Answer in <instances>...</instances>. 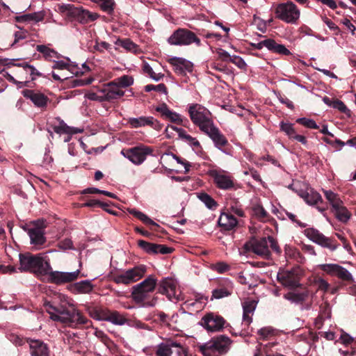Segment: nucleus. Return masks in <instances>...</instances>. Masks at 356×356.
Returning a JSON list of instances; mask_svg holds the SVG:
<instances>
[{"instance_id": "603ef678", "label": "nucleus", "mask_w": 356, "mask_h": 356, "mask_svg": "<svg viewBox=\"0 0 356 356\" xmlns=\"http://www.w3.org/2000/svg\"><path fill=\"white\" fill-rule=\"evenodd\" d=\"M114 81L120 88H127L134 83L133 77L129 75H123L115 79Z\"/></svg>"}, {"instance_id": "f8f14e48", "label": "nucleus", "mask_w": 356, "mask_h": 356, "mask_svg": "<svg viewBox=\"0 0 356 356\" xmlns=\"http://www.w3.org/2000/svg\"><path fill=\"white\" fill-rule=\"evenodd\" d=\"M277 280L285 287L296 288L300 286V270L293 268L291 270H280Z\"/></svg>"}, {"instance_id": "9b49d317", "label": "nucleus", "mask_w": 356, "mask_h": 356, "mask_svg": "<svg viewBox=\"0 0 356 356\" xmlns=\"http://www.w3.org/2000/svg\"><path fill=\"white\" fill-rule=\"evenodd\" d=\"M305 235L312 242L321 245L323 248L334 251L339 247V244L332 238L325 236L318 229L314 228H307L304 231Z\"/></svg>"}, {"instance_id": "cd10ccee", "label": "nucleus", "mask_w": 356, "mask_h": 356, "mask_svg": "<svg viewBox=\"0 0 356 356\" xmlns=\"http://www.w3.org/2000/svg\"><path fill=\"white\" fill-rule=\"evenodd\" d=\"M28 234L31 239V243L35 245H42L45 241L46 238L44 236V232L42 227H33L28 229Z\"/></svg>"}, {"instance_id": "4d7b16f0", "label": "nucleus", "mask_w": 356, "mask_h": 356, "mask_svg": "<svg viewBox=\"0 0 356 356\" xmlns=\"http://www.w3.org/2000/svg\"><path fill=\"white\" fill-rule=\"evenodd\" d=\"M258 334L261 339H267L272 336H274L275 334V330L272 328L271 327H265L261 328L257 332Z\"/></svg>"}, {"instance_id": "7ed1b4c3", "label": "nucleus", "mask_w": 356, "mask_h": 356, "mask_svg": "<svg viewBox=\"0 0 356 356\" xmlns=\"http://www.w3.org/2000/svg\"><path fill=\"white\" fill-rule=\"evenodd\" d=\"M19 257V270L22 272L29 271L37 275H44L48 270L51 269L49 262L46 261L40 254H20Z\"/></svg>"}, {"instance_id": "393cba45", "label": "nucleus", "mask_w": 356, "mask_h": 356, "mask_svg": "<svg viewBox=\"0 0 356 356\" xmlns=\"http://www.w3.org/2000/svg\"><path fill=\"white\" fill-rule=\"evenodd\" d=\"M156 111L161 113V116L170 122L183 124V119L180 114L171 111L165 104H162L156 108Z\"/></svg>"}, {"instance_id": "b1692460", "label": "nucleus", "mask_w": 356, "mask_h": 356, "mask_svg": "<svg viewBox=\"0 0 356 356\" xmlns=\"http://www.w3.org/2000/svg\"><path fill=\"white\" fill-rule=\"evenodd\" d=\"M168 63L173 66L175 72L178 74L193 70V63L183 58L172 57L168 60Z\"/></svg>"}, {"instance_id": "69168bd1", "label": "nucleus", "mask_w": 356, "mask_h": 356, "mask_svg": "<svg viewBox=\"0 0 356 356\" xmlns=\"http://www.w3.org/2000/svg\"><path fill=\"white\" fill-rule=\"evenodd\" d=\"M339 341L345 346H348L353 343L354 339L348 334L343 332L340 336Z\"/></svg>"}, {"instance_id": "864d4df0", "label": "nucleus", "mask_w": 356, "mask_h": 356, "mask_svg": "<svg viewBox=\"0 0 356 356\" xmlns=\"http://www.w3.org/2000/svg\"><path fill=\"white\" fill-rule=\"evenodd\" d=\"M143 69L145 73L148 74L151 79L156 81H160L164 76L162 73L154 72L152 67L148 63H145Z\"/></svg>"}, {"instance_id": "7c9ffc66", "label": "nucleus", "mask_w": 356, "mask_h": 356, "mask_svg": "<svg viewBox=\"0 0 356 356\" xmlns=\"http://www.w3.org/2000/svg\"><path fill=\"white\" fill-rule=\"evenodd\" d=\"M29 346L31 356H47L48 354L47 345L40 340H31Z\"/></svg>"}, {"instance_id": "052dcab7", "label": "nucleus", "mask_w": 356, "mask_h": 356, "mask_svg": "<svg viewBox=\"0 0 356 356\" xmlns=\"http://www.w3.org/2000/svg\"><path fill=\"white\" fill-rule=\"evenodd\" d=\"M229 266L223 261L218 262L211 266V269L217 271L219 273H223L229 270Z\"/></svg>"}, {"instance_id": "f704fd0d", "label": "nucleus", "mask_w": 356, "mask_h": 356, "mask_svg": "<svg viewBox=\"0 0 356 356\" xmlns=\"http://www.w3.org/2000/svg\"><path fill=\"white\" fill-rule=\"evenodd\" d=\"M300 196L309 205H315L319 202H323L321 195L313 189L300 193Z\"/></svg>"}, {"instance_id": "5fc2aeb1", "label": "nucleus", "mask_w": 356, "mask_h": 356, "mask_svg": "<svg viewBox=\"0 0 356 356\" xmlns=\"http://www.w3.org/2000/svg\"><path fill=\"white\" fill-rule=\"evenodd\" d=\"M12 65H15L14 64ZM16 65L23 67V70L31 75V80H35L36 76H42L41 73L39 72L33 65L28 64H17Z\"/></svg>"}, {"instance_id": "9d476101", "label": "nucleus", "mask_w": 356, "mask_h": 356, "mask_svg": "<svg viewBox=\"0 0 356 356\" xmlns=\"http://www.w3.org/2000/svg\"><path fill=\"white\" fill-rule=\"evenodd\" d=\"M317 267L330 276H335L342 281L354 282L352 274L344 267L337 264H321Z\"/></svg>"}, {"instance_id": "39448f33", "label": "nucleus", "mask_w": 356, "mask_h": 356, "mask_svg": "<svg viewBox=\"0 0 356 356\" xmlns=\"http://www.w3.org/2000/svg\"><path fill=\"white\" fill-rule=\"evenodd\" d=\"M188 111L193 123L197 126L202 132L214 124L211 118L209 111L200 104H193L190 105Z\"/></svg>"}, {"instance_id": "423d86ee", "label": "nucleus", "mask_w": 356, "mask_h": 356, "mask_svg": "<svg viewBox=\"0 0 356 356\" xmlns=\"http://www.w3.org/2000/svg\"><path fill=\"white\" fill-rule=\"evenodd\" d=\"M275 17L287 24H295L300 16V11L296 4L289 1L278 3L275 8Z\"/></svg>"}, {"instance_id": "4c0bfd02", "label": "nucleus", "mask_w": 356, "mask_h": 356, "mask_svg": "<svg viewBox=\"0 0 356 356\" xmlns=\"http://www.w3.org/2000/svg\"><path fill=\"white\" fill-rule=\"evenodd\" d=\"M200 352L204 356H220V353L218 350L216 346L209 341L207 343L202 344L199 347Z\"/></svg>"}, {"instance_id": "0e129e2a", "label": "nucleus", "mask_w": 356, "mask_h": 356, "mask_svg": "<svg viewBox=\"0 0 356 356\" xmlns=\"http://www.w3.org/2000/svg\"><path fill=\"white\" fill-rule=\"evenodd\" d=\"M58 247L63 250L73 249V243L70 238H65L58 243Z\"/></svg>"}, {"instance_id": "473e14b6", "label": "nucleus", "mask_w": 356, "mask_h": 356, "mask_svg": "<svg viewBox=\"0 0 356 356\" xmlns=\"http://www.w3.org/2000/svg\"><path fill=\"white\" fill-rule=\"evenodd\" d=\"M45 17V12L44 10L35 12L33 13L24 14L17 17V21L18 22H25V23H38L44 19Z\"/></svg>"}, {"instance_id": "09e8293b", "label": "nucleus", "mask_w": 356, "mask_h": 356, "mask_svg": "<svg viewBox=\"0 0 356 356\" xmlns=\"http://www.w3.org/2000/svg\"><path fill=\"white\" fill-rule=\"evenodd\" d=\"M280 128L282 131L285 133L289 139H293L297 134L291 123L281 122L280 123Z\"/></svg>"}, {"instance_id": "4be33fe9", "label": "nucleus", "mask_w": 356, "mask_h": 356, "mask_svg": "<svg viewBox=\"0 0 356 356\" xmlns=\"http://www.w3.org/2000/svg\"><path fill=\"white\" fill-rule=\"evenodd\" d=\"M234 290V284L228 279L222 280L218 286L212 291V298L220 299L232 295Z\"/></svg>"}, {"instance_id": "f257e3e1", "label": "nucleus", "mask_w": 356, "mask_h": 356, "mask_svg": "<svg viewBox=\"0 0 356 356\" xmlns=\"http://www.w3.org/2000/svg\"><path fill=\"white\" fill-rule=\"evenodd\" d=\"M44 307L50 315L51 319L72 328L86 325L89 322L88 319L75 308L72 300L61 293L55 294L53 302L45 300Z\"/></svg>"}, {"instance_id": "a19ab883", "label": "nucleus", "mask_w": 356, "mask_h": 356, "mask_svg": "<svg viewBox=\"0 0 356 356\" xmlns=\"http://www.w3.org/2000/svg\"><path fill=\"white\" fill-rule=\"evenodd\" d=\"M127 211L129 213L133 215L134 217L137 218L138 220L142 221L143 223L146 225H151L154 226H158V225L154 222L151 218H149L146 214L144 213L136 210L133 208H128Z\"/></svg>"}, {"instance_id": "a18cd8bd", "label": "nucleus", "mask_w": 356, "mask_h": 356, "mask_svg": "<svg viewBox=\"0 0 356 356\" xmlns=\"http://www.w3.org/2000/svg\"><path fill=\"white\" fill-rule=\"evenodd\" d=\"M76 6L72 4L63 3L58 5L57 12L65 15L68 18L72 19Z\"/></svg>"}, {"instance_id": "0eeeda50", "label": "nucleus", "mask_w": 356, "mask_h": 356, "mask_svg": "<svg viewBox=\"0 0 356 356\" xmlns=\"http://www.w3.org/2000/svg\"><path fill=\"white\" fill-rule=\"evenodd\" d=\"M168 42L175 46H188L195 43L197 47L201 45L200 40L196 35L186 29H178L168 38Z\"/></svg>"}, {"instance_id": "79ce46f5", "label": "nucleus", "mask_w": 356, "mask_h": 356, "mask_svg": "<svg viewBox=\"0 0 356 356\" xmlns=\"http://www.w3.org/2000/svg\"><path fill=\"white\" fill-rule=\"evenodd\" d=\"M108 321L117 325H124L127 319L125 316L117 311H110Z\"/></svg>"}, {"instance_id": "de8ad7c7", "label": "nucleus", "mask_w": 356, "mask_h": 356, "mask_svg": "<svg viewBox=\"0 0 356 356\" xmlns=\"http://www.w3.org/2000/svg\"><path fill=\"white\" fill-rule=\"evenodd\" d=\"M314 284L316 286L318 291H322L324 293L328 292L330 289V284L322 277H315L314 279Z\"/></svg>"}, {"instance_id": "2eb2a0df", "label": "nucleus", "mask_w": 356, "mask_h": 356, "mask_svg": "<svg viewBox=\"0 0 356 356\" xmlns=\"http://www.w3.org/2000/svg\"><path fill=\"white\" fill-rule=\"evenodd\" d=\"M80 273V270L74 272H61L54 271L51 269L48 270L45 275H47L49 282L60 285L76 280L79 277Z\"/></svg>"}, {"instance_id": "5701e85b", "label": "nucleus", "mask_w": 356, "mask_h": 356, "mask_svg": "<svg viewBox=\"0 0 356 356\" xmlns=\"http://www.w3.org/2000/svg\"><path fill=\"white\" fill-rule=\"evenodd\" d=\"M170 129L175 131L178 134L179 137L181 139L185 140L190 146L193 148L194 150L197 152H200L202 150L200 143L197 140V138H193L191 135L188 134L184 129L172 125H168L166 127V131L168 132Z\"/></svg>"}, {"instance_id": "f03ea898", "label": "nucleus", "mask_w": 356, "mask_h": 356, "mask_svg": "<svg viewBox=\"0 0 356 356\" xmlns=\"http://www.w3.org/2000/svg\"><path fill=\"white\" fill-rule=\"evenodd\" d=\"M157 284L156 278L151 275L143 282L132 287L131 297L136 303H143L145 307H154L156 303V298L147 300L149 294L153 292Z\"/></svg>"}, {"instance_id": "4468645a", "label": "nucleus", "mask_w": 356, "mask_h": 356, "mask_svg": "<svg viewBox=\"0 0 356 356\" xmlns=\"http://www.w3.org/2000/svg\"><path fill=\"white\" fill-rule=\"evenodd\" d=\"M156 354L157 356H186L187 349L180 343L169 341L159 344Z\"/></svg>"}, {"instance_id": "c756f323", "label": "nucleus", "mask_w": 356, "mask_h": 356, "mask_svg": "<svg viewBox=\"0 0 356 356\" xmlns=\"http://www.w3.org/2000/svg\"><path fill=\"white\" fill-rule=\"evenodd\" d=\"M210 341L213 346H216L220 354H225L229 349L232 341L228 337L220 335L212 338Z\"/></svg>"}, {"instance_id": "13d9d810", "label": "nucleus", "mask_w": 356, "mask_h": 356, "mask_svg": "<svg viewBox=\"0 0 356 356\" xmlns=\"http://www.w3.org/2000/svg\"><path fill=\"white\" fill-rule=\"evenodd\" d=\"M145 90L146 92L156 91L163 94H167V88L163 83L158 85L149 84L145 86Z\"/></svg>"}, {"instance_id": "2f4dec72", "label": "nucleus", "mask_w": 356, "mask_h": 356, "mask_svg": "<svg viewBox=\"0 0 356 356\" xmlns=\"http://www.w3.org/2000/svg\"><path fill=\"white\" fill-rule=\"evenodd\" d=\"M218 225L225 230H232L238 224V220L232 214L223 213L218 218Z\"/></svg>"}, {"instance_id": "1a4fd4ad", "label": "nucleus", "mask_w": 356, "mask_h": 356, "mask_svg": "<svg viewBox=\"0 0 356 356\" xmlns=\"http://www.w3.org/2000/svg\"><path fill=\"white\" fill-rule=\"evenodd\" d=\"M146 272V266L140 264L116 275L113 280L117 284H129L140 280Z\"/></svg>"}, {"instance_id": "72a5a7b5", "label": "nucleus", "mask_w": 356, "mask_h": 356, "mask_svg": "<svg viewBox=\"0 0 356 356\" xmlns=\"http://www.w3.org/2000/svg\"><path fill=\"white\" fill-rule=\"evenodd\" d=\"M93 285L90 280H83L70 286V291L74 293H88L92 291Z\"/></svg>"}, {"instance_id": "bf43d9fd", "label": "nucleus", "mask_w": 356, "mask_h": 356, "mask_svg": "<svg viewBox=\"0 0 356 356\" xmlns=\"http://www.w3.org/2000/svg\"><path fill=\"white\" fill-rule=\"evenodd\" d=\"M298 123L302 124L303 126L309 128V129H318V126L316 123V122L312 119H308L306 118H301L296 120Z\"/></svg>"}, {"instance_id": "c85d7f7f", "label": "nucleus", "mask_w": 356, "mask_h": 356, "mask_svg": "<svg viewBox=\"0 0 356 356\" xmlns=\"http://www.w3.org/2000/svg\"><path fill=\"white\" fill-rule=\"evenodd\" d=\"M257 302L252 300H245L243 302V321L247 325H250L252 321V314L254 313Z\"/></svg>"}, {"instance_id": "ddd939ff", "label": "nucleus", "mask_w": 356, "mask_h": 356, "mask_svg": "<svg viewBox=\"0 0 356 356\" xmlns=\"http://www.w3.org/2000/svg\"><path fill=\"white\" fill-rule=\"evenodd\" d=\"M152 152L151 148L145 145H139L132 148L122 149L121 154L133 163L140 165L145 161L147 155L152 154Z\"/></svg>"}, {"instance_id": "8fccbe9b", "label": "nucleus", "mask_w": 356, "mask_h": 356, "mask_svg": "<svg viewBox=\"0 0 356 356\" xmlns=\"http://www.w3.org/2000/svg\"><path fill=\"white\" fill-rule=\"evenodd\" d=\"M198 198L203 202L209 209H214L216 207L217 204L215 200L207 193H200L197 195Z\"/></svg>"}, {"instance_id": "680f3d73", "label": "nucleus", "mask_w": 356, "mask_h": 356, "mask_svg": "<svg viewBox=\"0 0 356 356\" xmlns=\"http://www.w3.org/2000/svg\"><path fill=\"white\" fill-rule=\"evenodd\" d=\"M332 106L334 108H336L346 114H347L350 112L349 109L347 108V106L345 105V104L339 99H336V100L333 101L332 103Z\"/></svg>"}, {"instance_id": "dca6fc26", "label": "nucleus", "mask_w": 356, "mask_h": 356, "mask_svg": "<svg viewBox=\"0 0 356 356\" xmlns=\"http://www.w3.org/2000/svg\"><path fill=\"white\" fill-rule=\"evenodd\" d=\"M225 320L214 313L204 315L200 324L209 332H219L224 327Z\"/></svg>"}, {"instance_id": "a211bd4d", "label": "nucleus", "mask_w": 356, "mask_h": 356, "mask_svg": "<svg viewBox=\"0 0 356 356\" xmlns=\"http://www.w3.org/2000/svg\"><path fill=\"white\" fill-rule=\"evenodd\" d=\"M211 176L220 189L227 190L234 186L232 177L223 170H213L211 172Z\"/></svg>"}, {"instance_id": "e2e57ef3", "label": "nucleus", "mask_w": 356, "mask_h": 356, "mask_svg": "<svg viewBox=\"0 0 356 356\" xmlns=\"http://www.w3.org/2000/svg\"><path fill=\"white\" fill-rule=\"evenodd\" d=\"M216 53L218 56V58L222 61H229L232 59V56H231L227 51L218 48L216 49Z\"/></svg>"}, {"instance_id": "6e6d98bb", "label": "nucleus", "mask_w": 356, "mask_h": 356, "mask_svg": "<svg viewBox=\"0 0 356 356\" xmlns=\"http://www.w3.org/2000/svg\"><path fill=\"white\" fill-rule=\"evenodd\" d=\"M115 44L123 47L128 51H136V45L130 39H118L115 42Z\"/></svg>"}, {"instance_id": "338daca9", "label": "nucleus", "mask_w": 356, "mask_h": 356, "mask_svg": "<svg viewBox=\"0 0 356 356\" xmlns=\"http://www.w3.org/2000/svg\"><path fill=\"white\" fill-rule=\"evenodd\" d=\"M230 62L236 65L240 69H244L246 66L245 62L238 56H232Z\"/></svg>"}, {"instance_id": "20e7f679", "label": "nucleus", "mask_w": 356, "mask_h": 356, "mask_svg": "<svg viewBox=\"0 0 356 356\" xmlns=\"http://www.w3.org/2000/svg\"><path fill=\"white\" fill-rule=\"evenodd\" d=\"M245 248L250 252L257 254L264 259H269L270 257V249L277 253L280 252V248L272 236L264 237L260 239H253L246 243L244 245Z\"/></svg>"}, {"instance_id": "a878e982", "label": "nucleus", "mask_w": 356, "mask_h": 356, "mask_svg": "<svg viewBox=\"0 0 356 356\" xmlns=\"http://www.w3.org/2000/svg\"><path fill=\"white\" fill-rule=\"evenodd\" d=\"M22 94L38 107H44L47 104V97L42 93L26 89L22 91Z\"/></svg>"}, {"instance_id": "37998d69", "label": "nucleus", "mask_w": 356, "mask_h": 356, "mask_svg": "<svg viewBox=\"0 0 356 356\" xmlns=\"http://www.w3.org/2000/svg\"><path fill=\"white\" fill-rule=\"evenodd\" d=\"M337 218L343 222H347L350 218V213L343 206V203L333 209Z\"/></svg>"}, {"instance_id": "49530a36", "label": "nucleus", "mask_w": 356, "mask_h": 356, "mask_svg": "<svg viewBox=\"0 0 356 356\" xmlns=\"http://www.w3.org/2000/svg\"><path fill=\"white\" fill-rule=\"evenodd\" d=\"M186 314L183 312L181 315L178 314H174L170 318V322L171 323L170 326H174L176 328H183L186 326V323L184 322V317Z\"/></svg>"}, {"instance_id": "3c124183", "label": "nucleus", "mask_w": 356, "mask_h": 356, "mask_svg": "<svg viewBox=\"0 0 356 356\" xmlns=\"http://www.w3.org/2000/svg\"><path fill=\"white\" fill-rule=\"evenodd\" d=\"M110 310L106 309H95L90 313V316L98 321H108Z\"/></svg>"}, {"instance_id": "774afa93", "label": "nucleus", "mask_w": 356, "mask_h": 356, "mask_svg": "<svg viewBox=\"0 0 356 356\" xmlns=\"http://www.w3.org/2000/svg\"><path fill=\"white\" fill-rule=\"evenodd\" d=\"M254 214L259 218H264L267 216L268 213L263 207L257 205L254 207Z\"/></svg>"}, {"instance_id": "6ab92c4d", "label": "nucleus", "mask_w": 356, "mask_h": 356, "mask_svg": "<svg viewBox=\"0 0 356 356\" xmlns=\"http://www.w3.org/2000/svg\"><path fill=\"white\" fill-rule=\"evenodd\" d=\"M128 122L132 128H138L148 125L156 130L161 129V124L152 116L131 118L129 119Z\"/></svg>"}, {"instance_id": "ea45409f", "label": "nucleus", "mask_w": 356, "mask_h": 356, "mask_svg": "<svg viewBox=\"0 0 356 356\" xmlns=\"http://www.w3.org/2000/svg\"><path fill=\"white\" fill-rule=\"evenodd\" d=\"M323 192L326 200L329 202L332 209L338 207V206H340V204H343V202L340 199L338 194L330 190H323Z\"/></svg>"}, {"instance_id": "f3484780", "label": "nucleus", "mask_w": 356, "mask_h": 356, "mask_svg": "<svg viewBox=\"0 0 356 356\" xmlns=\"http://www.w3.org/2000/svg\"><path fill=\"white\" fill-rule=\"evenodd\" d=\"M204 133L212 140L216 148L225 154H228L222 149L223 147L228 144V140L214 124L208 128L207 130L204 131Z\"/></svg>"}, {"instance_id": "c03bdc74", "label": "nucleus", "mask_w": 356, "mask_h": 356, "mask_svg": "<svg viewBox=\"0 0 356 356\" xmlns=\"http://www.w3.org/2000/svg\"><path fill=\"white\" fill-rule=\"evenodd\" d=\"M53 63L54 65H52V68L55 70L71 71L74 67V65L71 64L68 58H65V60H58L55 59Z\"/></svg>"}, {"instance_id": "412c9836", "label": "nucleus", "mask_w": 356, "mask_h": 356, "mask_svg": "<svg viewBox=\"0 0 356 356\" xmlns=\"http://www.w3.org/2000/svg\"><path fill=\"white\" fill-rule=\"evenodd\" d=\"M99 92L100 93H104V97L106 99V101L118 99L124 95V92L114 80L104 86L103 88L99 90Z\"/></svg>"}, {"instance_id": "aec40b11", "label": "nucleus", "mask_w": 356, "mask_h": 356, "mask_svg": "<svg viewBox=\"0 0 356 356\" xmlns=\"http://www.w3.org/2000/svg\"><path fill=\"white\" fill-rule=\"evenodd\" d=\"M138 246L148 254H167L172 252V249L164 245L151 243L143 240L138 242Z\"/></svg>"}, {"instance_id": "e433bc0d", "label": "nucleus", "mask_w": 356, "mask_h": 356, "mask_svg": "<svg viewBox=\"0 0 356 356\" xmlns=\"http://www.w3.org/2000/svg\"><path fill=\"white\" fill-rule=\"evenodd\" d=\"M266 48L273 52L277 53L282 55H290L291 51L283 44H277L272 39H268L266 42Z\"/></svg>"}, {"instance_id": "6e6552de", "label": "nucleus", "mask_w": 356, "mask_h": 356, "mask_svg": "<svg viewBox=\"0 0 356 356\" xmlns=\"http://www.w3.org/2000/svg\"><path fill=\"white\" fill-rule=\"evenodd\" d=\"M158 291L160 293L165 295L170 301L177 302L184 300L177 282L170 277H165L160 281Z\"/></svg>"}, {"instance_id": "58836bf2", "label": "nucleus", "mask_w": 356, "mask_h": 356, "mask_svg": "<svg viewBox=\"0 0 356 356\" xmlns=\"http://www.w3.org/2000/svg\"><path fill=\"white\" fill-rule=\"evenodd\" d=\"M308 296V293L305 292H289L284 294V298L292 303H301L304 302Z\"/></svg>"}, {"instance_id": "bb28decb", "label": "nucleus", "mask_w": 356, "mask_h": 356, "mask_svg": "<svg viewBox=\"0 0 356 356\" xmlns=\"http://www.w3.org/2000/svg\"><path fill=\"white\" fill-rule=\"evenodd\" d=\"M98 15L90 13L82 7H76L72 19H76L81 24H87L96 20Z\"/></svg>"}, {"instance_id": "c9c22d12", "label": "nucleus", "mask_w": 356, "mask_h": 356, "mask_svg": "<svg viewBox=\"0 0 356 356\" xmlns=\"http://www.w3.org/2000/svg\"><path fill=\"white\" fill-rule=\"evenodd\" d=\"M36 50L42 54L44 59L49 61L53 62L55 59H58L60 57V55L58 52L46 45H37Z\"/></svg>"}]
</instances>
